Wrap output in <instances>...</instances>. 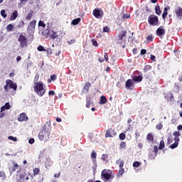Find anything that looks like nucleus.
<instances>
[{"instance_id": "e433bc0d", "label": "nucleus", "mask_w": 182, "mask_h": 182, "mask_svg": "<svg viewBox=\"0 0 182 182\" xmlns=\"http://www.w3.org/2000/svg\"><path fill=\"white\" fill-rule=\"evenodd\" d=\"M38 26H41L42 28H46V24L45 23V22L40 21L38 22Z\"/></svg>"}, {"instance_id": "49530a36", "label": "nucleus", "mask_w": 182, "mask_h": 182, "mask_svg": "<svg viewBox=\"0 0 182 182\" xmlns=\"http://www.w3.org/2000/svg\"><path fill=\"white\" fill-rule=\"evenodd\" d=\"M157 130H161L163 129V124L160 123L159 124L156 125Z\"/></svg>"}, {"instance_id": "f8f14e48", "label": "nucleus", "mask_w": 182, "mask_h": 182, "mask_svg": "<svg viewBox=\"0 0 182 182\" xmlns=\"http://www.w3.org/2000/svg\"><path fill=\"white\" fill-rule=\"evenodd\" d=\"M156 35L159 38H162V36H164V35H166V29L163 28V26H160L157 28L156 31Z\"/></svg>"}, {"instance_id": "58836bf2", "label": "nucleus", "mask_w": 182, "mask_h": 182, "mask_svg": "<svg viewBox=\"0 0 182 182\" xmlns=\"http://www.w3.org/2000/svg\"><path fill=\"white\" fill-rule=\"evenodd\" d=\"M8 139L9 140H12L13 141H18V138L14 137V136H9Z\"/></svg>"}, {"instance_id": "393cba45", "label": "nucleus", "mask_w": 182, "mask_h": 182, "mask_svg": "<svg viewBox=\"0 0 182 182\" xmlns=\"http://www.w3.org/2000/svg\"><path fill=\"white\" fill-rule=\"evenodd\" d=\"M165 99L168 100V102H173V100L174 99V96L173 94L167 95V96H165Z\"/></svg>"}, {"instance_id": "4be33fe9", "label": "nucleus", "mask_w": 182, "mask_h": 182, "mask_svg": "<svg viewBox=\"0 0 182 182\" xmlns=\"http://www.w3.org/2000/svg\"><path fill=\"white\" fill-rule=\"evenodd\" d=\"M107 103V98L105 95L101 96L100 100V105H106Z\"/></svg>"}, {"instance_id": "5701e85b", "label": "nucleus", "mask_w": 182, "mask_h": 182, "mask_svg": "<svg viewBox=\"0 0 182 182\" xmlns=\"http://www.w3.org/2000/svg\"><path fill=\"white\" fill-rule=\"evenodd\" d=\"M155 13L156 15H161V10L160 9V6L156 4L155 6Z\"/></svg>"}, {"instance_id": "9b49d317", "label": "nucleus", "mask_w": 182, "mask_h": 182, "mask_svg": "<svg viewBox=\"0 0 182 182\" xmlns=\"http://www.w3.org/2000/svg\"><path fill=\"white\" fill-rule=\"evenodd\" d=\"M116 134H117V132H116V129H112V128H109L107 130L106 133H105V137H114V136H116Z\"/></svg>"}, {"instance_id": "8fccbe9b", "label": "nucleus", "mask_w": 182, "mask_h": 182, "mask_svg": "<svg viewBox=\"0 0 182 182\" xmlns=\"http://www.w3.org/2000/svg\"><path fill=\"white\" fill-rule=\"evenodd\" d=\"M122 18L124 19H128V18H130V14H123Z\"/></svg>"}, {"instance_id": "0eeeda50", "label": "nucleus", "mask_w": 182, "mask_h": 182, "mask_svg": "<svg viewBox=\"0 0 182 182\" xmlns=\"http://www.w3.org/2000/svg\"><path fill=\"white\" fill-rule=\"evenodd\" d=\"M92 15L95 16V18H97V19H102V18H103V15H105V13L102 9H95L92 11Z\"/></svg>"}, {"instance_id": "aec40b11", "label": "nucleus", "mask_w": 182, "mask_h": 182, "mask_svg": "<svg viewBox=\"0 0 182 182\" xmlns=\"http://www.w3.org/2000/svg\"><path fill=\"white\" fill-rule=\"evenodd\" d=\"M143 80V77L141 75H138V76H134L132 78L133 82H141Z\"/></svg>"}, {"instance_id": "c9c22d12", "label": "nucleus", "mask_w": 182, "mask_h": 182, "mask_svg": "<svg viewBox=\"0 0 182 182\" xmlns=\"http://www.w3.org/2000/svg\"><path fill=\"white\" fill-rule=\"evenodd\" d=\"M109 156L107 154H102L101 159L102 161H107V158Z\"/></svg>"}, {"instance_id": "79ce46f5", "label": "nucleus", "mask_w": 182, "mask_h": 182, "mask_svg": "<svg viewBox=\"0 0 182 182\" xmlns=\"http://www.w3.org/2000/svg\"><path fill=\"white\" fill-rule=\"evenodd\" d=\"M140 164H141L140 162H139V161H134V162L133 163V167L137 168V167H139V166H140Z\"/></svg>"}, {"instance_id": "bf43d9fd", "label": "nucleus", "mask_w": 182, "mask_h": 182, "mask_svg": "<svg viewBox=\"0 0 182 182\" xmlns=\"http://www.w3.org/2000/svg\"><path fill=\"white\" fill-rule=\"evenodd\" d=\"M49 96H55V91L50 90L48 92Z\"/></svg>"}, {"instance_id": "412c9836", "label": "nucleus", "mask_w": 182, "mask_h": 182, "mask_svg": "<svg viewBox=\"0 0 182 182\" xmlns=\"http://www.w3.org/2000/svg\"><path fill=\"white\" fill-rule=\"evenodd\" d=\"M146 140H148L149 141H151V143H153L154 141V136H153V134L149 133L146 135Z\"/></svg>"}, {"instance_id": "6ab92c4d", "label": "nucleus", "mask_w": 182, "mask_h": 182, "mask_svg": "<svg viewBox=\"0 0 182 182\" xmlns=\"http://www.w3.org/2000/svg\"><path fill=\"white\" fill-rule=\"evenodd\" d=\"M126 33H127V31H122L121 33L118 34V41L123 40V38L126 36Z\"/></svg>"}, {"instance_id": "5fc2aeb1", "label": "nucleus", "mask_w": 182, "mask_h": 182, "mask_svg": "<svg viewBox=\"0 0 182 182\" xmlns=\"http://www.w3.org/2000/svg\"><path fill=\"white\" fill-rule=\"evenodd\" d=\"M104 58H105L106 62H107V60H109V55H107V53H105Z\"/></svg>"}, {"instance_id": "20e7f679", "label": "nucleus", "mask_w": 182, "mask_h": 182, "mask_svg": "<svg viewBox=\"0 0 182 182\" xmlns=\"http://www.w3.org/2000/svg\"><path fill=\"white\" fill-rule=\"evenodd\" d=\"M18 42H19V46L21 48L28 46V38L23 36V34H20L18 38Z\"/></svg>"}, {"instance_id": "69168bd1", "label": "nucleus", "mask_w": 182, "mask_h": 182, "mask_svg": "<svg viewBox=\"0 0 182 182\" xmlns=\"http://www.w3.org/2000/svg\"><path fill=\"white\" fill-rule=\"evenodd\" d=\"M109 28L108 27H104V28H103V32H109Z\"/></svg>"}, {"instance_id": "a878e982", "label": "nucleus", "mask_w": 182, "mask_h": 182, "mask_svg": "<svg viewBox=\"0 0 182 182\" xmlns=\"http://www.w3.org/2000/svg\"><path fill=\"white\" fill-rule=\"evenodd\" d=\"M165 146H166V144H164V141L161 140L159 142V146L158 147V151L159 150H163L164 149Z\"/></svg>"}, {"instance_id": "2eb2a0df", "label": "nucleus", "mask_w": 182, "mask_h": 182, "mask_svg": "<svg viewBox=\"0 0 182 182\" xmlns=\"http://www.w3.org/2000/svg\"><path fill=\"white\" fill-rule=\"evenodd\" d=\"M9 87L10 89H13L14 90H16V89H18V85H16V83L12 82L11 80L9 81Z\"/></svg>"}, {"instance_id": "4d7b16f0", "label": "nucleus", "mask_w": 182, "mask_h": 182, "mask_svg": "<svg viewBox=\"0 0 182 182\" xmlns=\"http://www.w3.org/2000/svg\"><path fill=\"white\" fill-rule=\"evenodd\" d=\"M91 157H92V159H96L97 155H96V152L95 151L92 152Z\"/></svg>"}, {"instance_id": "c756f323", "label": "nucleus", "mask_w": 182, "mask_h": 182, "mask_svg": "<svg viewBox=\"0 0 182 182\" xmlns=\"http://www.w3.org/2000/svg\"><path fill=\"white\" fill-rule=\"evenodd\" d=\"M149 70H151V65H146L144 68V72H149Z\"/></svg>"}, {"instance_id": "72a5a7b5", "label": "nucleus", "mask_w": 182, "mask_h": 182, "mask_svg": "<svg viewBox=\"0 0 182 182\" xmlns=\"http://www.w3.org/2000/svg\"><path fill=\"white\" fill-rule=\"evenodd\" d=\"M1 16H3V18H6V16H8V15L6 14V11H5V9H2L1 11Z\"/></svg>"}, {"instance_id": "c85d7f7f", "label": "nucleus", "mask_w": 182, "mask_h": 182, "mask_svg": "<svg viewBox=\"0 0 182 182\" xmlns=\"http://www.w3.org/2000/svg\"><path fill=\"white\" fill-rule=\"evenodd\" d=\"M92 85L90 84V82H87L85 83V85L84 86V89L85 90H86V92H89V89L90 88V86Z\"/></svg>"}, {"instance_id": "f257e3e1", "label": "nucleus", "mask_w": 182, "mask_h": 182, "mask_svg": "<svg viewBox=\"0 0 182 182\" xmlns=\"http://www.w3.org/2000/svg\"><path fill=\"white\" fill-rule=\"evenodd\" d=\"M38 80H39V74H36L35 75L33 80L35 86L33 87V90L35 92H36L38 96L42 97V96L46 93V90L43 88V82L42 81L38 82Z\"/></svg>"}, {"instance_id": "1a4fd4ad", "label": "nucleus", "mask_w": 182, "mask_h": 182, "mask_svg": "<svg viewBox=\"0 0 182 182\" xmlns=\"http://www.w3.org/2000/svg\"><path fill=\"white\" fill-rule=\"evenodd\" d=\"M36 26V20H33L28 24L27 27V32L28 33H33L35 32V28Z\"/></svg>"}, {"instance_id": "ea45409f", "label": "nucleus", "mask_w": 182, "mask_h": 182, "mask_svg": "<svg viewBox=\"0 0 182 182\" xmlns=\"http://www.w3.org/2000/svg\"><path fill=\"white\" fill-rule=\"evenodd\" d=\"M146 41H148V42H153V35H149L146 37Z\"/></svg>"}, {"instance_id": "13d9d810", "label": "nucleus", "mask_w": 182, "mask_h": 182, "mask_svg": "<svg viewBox=\"0 0 182 182\" xmlns=\"http://www.w3.org/2000/svg\"><path fill=\"white\" fill-rule=\"evenodd\" d=\"M146 53H147V50H146V49H141V55H146Z\"/></svg>"}, {"instance_id": "7c9ffc66", "label": "nucleus", "mask_w": 182, "mask_h": 182, "mask_svg": "<svg viewBox=\"0 0 182 182\" xmlns=\"http://www.w3.org/2000/svg\"><path fill=\"white\" fill-rule=\"evenodd\" d=\"M32 16H33V13H28L26 17L27 21H31L32 19Z\"/></svg>"}, {"instance_id": "052dcab7", "label": "nucleus", "mask_w": 182, "mask_h": 182, "mask_svg": "<svg viewBox=\"0 0 182 182\" xmlns=\"http://www.w3.org/2000/svg\"><path fill=\"white\" fill-rule=\"evenodd\" d=\"M50 79H51V80H56V79H57L56 75H50Z\"/></svg>"}, {"instance_id": "f03ea898", "label": "nucleus", "mask_w": 182, "mask_h": 182, "mask_svg": "<svg viewBox=\"0 0 182 182\" xmlns=\"http://www.w3.org/2000/svg\"><path fill=\"white\" fill-rule=\"evenodd\" d=\"M50 126V121H48L46 123V124L43 127V129L41 132H40L38 134V139L41 141H43V140L48 141V139H49V136H50V132L51 130L48 128V127Z\"/></svg>"}, {"instance_id": "423d86ee", "label": "nucleus", "mask_w": 182, "mask_h": 182, "mask_svg": "<svg viewBox=\"0 0 182 182\" xmlns=\"http://www.w3.org/2000/svg\"><path fill=\"white\" fill-rule=\"evenodd\" d=\"M148 22L151 26H157V25H159V17L157 16L151 15L148 18Z\"/></svg>"}, {"instance_id": "de8ad7c7", "label": "nucleus", "mask_w": 182, "mask_h": 182, "mask_svg": "<svg viewBox=\"0 0 182 182\" xmlns=\"http://www.w3.org/2000/svg\"><path fill=\"white\" fill-rule=\"evenodd\" d=\"M47 55H52V48H48L46 50Z\"/></svg>"}, {"instance_id": "6e6d98bb", "label": "nucleus", "mask_w": 182, "mask_h": 182, "mask_svg": "<svg viewBox=\"0 0 182 182\" xmlns=\"http://www.w3.org/2000/svg\"><path fill=\"white\" fill-rule=\"evenodd\" d=\"M28 143L30 144H33L35 143V139L33 138H31L29 140H28Z\"/></svg>"}, {"instance_id": "4c0bfd02", "label": "nucleus", "mask_w": 182, "mask_h": 182, "mask_svg": "<svg viewBox=\"0 0 182 182\" xmlns=\"http://www.w3.org/2000/svg\"><path fill=\"white\" fill-rule=\"evenodd\" d=\"M119 137L120 140H124V139H126V134L121 133V134H119Z\"/></svg>"}, {"instance_id": "dca6fc26", "label": "nucleus", "mask_w": 182, "mask_h": 182, "mask_svg": "<svg viewBox=\"0 0 182 182\" xmlns=\"http://www.w3.org/2000/svg\"><path fill=\"white\" fill-rule=\"evenodd\" d=\"M33 176L31 175V173H28V176H31V178H33V177H35L36 176H38V174H39V173H41V169H39L38 168H35L33 169Z\"/></svg>"}, {"instance_id": "f3484780", "label": "nucleus", "mask_w": 182, "mask_h": 182, "mask_svg": "<svg viewBox=\"0 0 182 182\" xmlns=\"http://www.w3.org/2000/svg\"><path fill=\"white\" fill-rule=\"evenodd\" d=\"M16 18H18V10H15L13 13H11L10 21H15Z\"/></svg>"}, {"instance_id": "bb28decb", "label": "nucleus", "mask_w": 182, "mask_h": 182, "mask_svg": "<svg viewBox=\"0 0 182 182\" xmlns=\"http://www.w3.org/2000/svg\"><path fill=\"white\" fill-rule=\"evenodd\" d=\"M49 33H50V31L49 30V28H46V30H44L43 32H42V35L43 36H46L48 37Z\"/></svg>"}, {"instance_id": "cd10ccee", "label": "nucleus", "mask_w": 182, "mask_h": 182, "mask_svg": "<svg viewBox=\"0 0 182 182\" xmlns=\"http://www.w3.org/2000/svg\"><path fill=\"white\" fill-rule=\"evenodd\" d=\"M80 22V18H75L71 21V25H78Z\"/></svg>"}, {"instance_id": "0e129e2a", "label": "nucleus", "mask_w": 182, "mask_h": 182, "mask_svg": "<svg viewBox=\"0 0 182 182\" xmlns=\"http://www.w3.org/2000/svg\"><path fill=\"white\" fill-rule=\"evenodd\" d=\"M174 141L175 143H178V141H180V138H178V136H175Z\"/></svg>"}, {"instance_id": "6e6552de", "label": "nucleus", "mask_w": 182, "mask_h": 182, "mask_svg": "<svg viewBox=\"0 0 182 182\" xmlns=\"http://www.w3.org/2000/svg\"><path fill=\"white\" fill-rule=\"evenodd\" d=\"M158 153H159V146L155 145L154 146V150L149 151V158L150 159V160H154V159L157 157Z\"/></svg>"}, {"instance_id": "09e8293b", "label": "nucleus", "mask_w": 182, "mask_h": 182, "mask_svg": "<svg viewBox=\"0 0 182 182\" xmlns=\"http://www.w3.org/2000/svg\"><path fill=\"white\" fill-rule=\"evenodd\" d=\"M92 43L94 46H97L98 45L97 41L95 38L92 39Z\"/></svg>"}, {"instance_id": "39448f33", "label": "nucleus", "mask_w": 182, "mask_h": 182, "mask_svg": "<svg viewBox=\"0 0 182 182\" xmlns=\"http://www.w3.org/2000/svg\"><path fill=\"white\" fill-rule=\"evenodd\" d=\"M116 164H118L119 167L118 176H119V177H122V176H123V174H124V168H123V167H124V161L123 160H122L121 159H119L117 160Z\"/></svg>"}, {"instance_id": "774afa93", "label": "nucleus", "mask_w": 182, "mask_h": 182, "mask_svg": "<svg viewBox=\"0 0 182 182\" xmlns=\"http://www.w3.org/2000/svg\"><path fill=\"white\" fill-rule=\"evenodd\" d=\"M86 107L87 108L90 107V101H87Z\"/></svg>"}, {"instance_id": "f704fd0d", "label": "nucleus", "mask_w": 182, "mask_h": 182, "mask_svg": "<svg viewBox=\"0 0 182 182\" xmlns=\"http://www.w3.org/2000/svg\"><path fill=\"white\" fill-rule=\"evenodd\" d=\"M0 177H2L3 180H5L6 178V174L4 171H0Z\"/></svg>"}, {"instance_id": "a211bd4d", "label": "nucleus", "mask_w": 182, "mask_h": 182, "mask_svg": "<svg viewBox=\"0 0 182 182\" xmlns=\"http://www.w3.org/2000/svg\"><path fill=\"white\" fill-rule=\"evenodd\" d=\"M11 109V105L9 102H6L4 106L1 107V112H5V110H9Z\"/></svg>"}, {"instance_id": "c03bdc74", "label": "nucleus", "mask_w": 182, "mask_h": 182, "mask_svg": "<svg viewBox=\"0 0 182 182\" xmlns=\"http://www.w3.org/2000/svg\"><path fill=\"white\" fill-rule=\"evenodd\" d=\"M51 39H56L58 38V35L56 34V32H53V34L50 36Z\"/></svg>"}, {"instance_id": "e2e57ef3", "label": "nucleus", "mask_w": 182, "mask_h": 182, "mask_svg": "<svg viewBox=\"0 0 182 182\" xmlns=\"http://www.w3.org/2000/svg\"><path fill=\"white\" fill-rule=\"evenodd\" d=\"M75 42H76V41L74 40H70L68 41V45H72V43H75Z\"/></svg>"}, {"instance_id": "473e14b6", "label": "nucleus", "mask_w": 182, "mask_h": 182, "mask_svg": "<svg viewBox=\"0 0 182 182\" xmlns=\"http://www.w3.org/2000/svg\"><path fill=\"white\" fill-rule=\"evenodd\" d=\"M178 146V142H175L170 146V148L172 149V150H173V149L177 148Z\"/></svg>"}, {"instance_id": "864d4df0", "label": "nucleus", "mask_w": 182, "mask_h": 182, "mask_svg": "<svg viewBox=\"0 0 182 182\" xmlns=\"http://www.w3.org/2000/svg\"><path fill=\"white\" fill-rule=\"evenodd\" d=\"M26 177V172H23L21 174V178H23V180H25V178Z\"/></svg>"}, {"instance_id": "3c124183", "label": "nucleus", "mask_w": 182, "mask_h": 182, "mask_svg": "<svg viewBox=\"0 0 182 182\" xmlns=\"http://www.w3.org/2000/svg\"><path fill=\"white\" fill-rule=\"evenodd\" d=\"M6 85L4 86V90H5V92H9L8 86L9 85V82L6 81Z\"/></svg>"}, {"instance_id": "4468645a", "label": "nucleus", "mask_w": 182, "mask_h": 182, "mask_svg": "<svg viewBox=\"0 0 182 182\" xmlns=\"http://www.w3.org/2000/svg\"><path fill=\"white\" fill-rule=\"evenodd\" d=\"M18 120V122H26V120H28V116H26L25 112H23L19 114Z\"/></svg>"}, {"instance_id": "ddd939ff", "label": "nucleus", "mask_w": 182, "mask_h": 182, "mask_svg": "<svg viewBox=\"0 0 182 182\" xmlns=\"http://www.w3.org/2000/svg\"><path fill=\"white\" fill-rule=\"evenodd\" d=\"M175 14L176 15L177 19H182V8L181 6H178L175 9Z\"/></svg>"}, {"instance_id": "2f4dec72", "label": "nucleus", "mask_w": 182, "mask_h": 182, "mask_svg": "<svg viewBox=\"0 0 182 182\" xmlns=\"http://www.w3.org/2000/svg\"><path fill=\"white\" fill-rule=\"evenodd\" d=\"M39 52H46V49H45V48H43V46H39L38 48H37Z\"/></svg>"}, {"instance_id": "9d476101", "label": "nucleus", "mask_w": 182, "mask_h": 182, "mask_svg": "<svg viewBox=\"0 0 182 182\" xmlns=\"http://www.w3.org/2000/svg\"><path fill=\"white\" fill-rule=\"evenodd\" d=\"M127 90H133L134 89V82L132 79H128L125 82Z\"/></svg>"}, {"instance_id": "b1692460", "label": "nucleus", "mask_w": 182, "mask_h": 182, "mask_svg": "<svg viewBox=\"0 0 182 182\" xmlns=\"http://www.w3.org/2000/svg\"><path fill=\"white\" fill-rule=\"evenodd\" d=\"M14 28H15V26H14V24H9L6 26V31H7V32H12V31H14Z\"/></svg>"}, {"instance_id": "a18cd8bd", "label": "nucleus", "mask_w": 182, "mask_h": 182, "mask_svg": "<svg viewBox=\"0 0 182 182\" xmlns=\"http://www.w3.org/2000/svg\"><path fill=\"white\" fill-rule=\"evenodd\" d=\"M119 147H120V149H125V147H126V142H124V141L121 142V144L119 145Z\"/></svg>"}, {"instance_id": "338daca9", "label": "nucleus", "mask_w": 182, "mask_h": 182, "mask_svg": "<svg viewBox=\"0 0 182 182\" xmlns=\"http://www.w3.org/2000/svg\"><path fill=\"white\" fill-rule=\"evenodd\" d=\"M132 52H133L134 55H137V48H134L132 50Z\"/></svg>"}, {"instance_id": "a19ab883", "label": "nucleus", "mask_w": 182, "mask_h": 182, "mask_svg": "<svg viewBox=\"0 0 182 182\" xmlns=\"http://www.w3.org/2000/svg\"><path fill=\"white\" fill-rule=\"evenodd\" d=\"M14 166L12 168L13 173L16 171V168H18V167H19V165H18V164L14 163Z\"/></svg>"}, {"instance_id": "680f3d73", "label": "nucleus", "mask_w": 182, "mask_h": 182, "mask_svg": "<svg viewBox=\"0 0 182 182\" xmlns=\"http://www.w3.org/2000/svg\"><path fill=\"white\" fill-rule=\"evenodd\" d=\"M173 136H175V137H179L180 136V132H175L173 133Z\"/></svg>"}, {"instance_id": "7ed1b4c3", "label": "nucleus", "mask_w": 182, "mask_h": 182, "mask_svg": "<svg viewBox=\"0 0 182 182\" xmlns=\"http://www.w3.org/2000/svg\"><path fill=\"white\" fill-rule=\"evenodd\" d=\"M101 178L104 182H112L114 178V174L110 169H104L101 172Z\"/></svg>"}, {"instance_id": "603ef678", "label": "nucleus", "mask_w": 182, "mask_h": 182, "mask_svg": "<svg viewBox=\"0 0 182 182\" xmlns=\"http://www.w3.org/2000/svg\"><path fill=\"white\" fill-rule=\"evenodd\" d=\"M167 15H168V12H164L162 14V18L163 19H166V18H167Z\"/></svg>"}, {"instance_id": "37998d69", "label": "nucleus", "mask_w": 182, "mask_h": 182, "mask_svg": "<svg viewBox=\"0 0 182 182\" xmlns=\"http://www.w3.org/2000/svg\"><path fill=\"white\" fill-rule=\"evenodd\" d=\"M167 143L168 144H171V143H173V136L168 137Z\"/></svg>"}]
</instances>
